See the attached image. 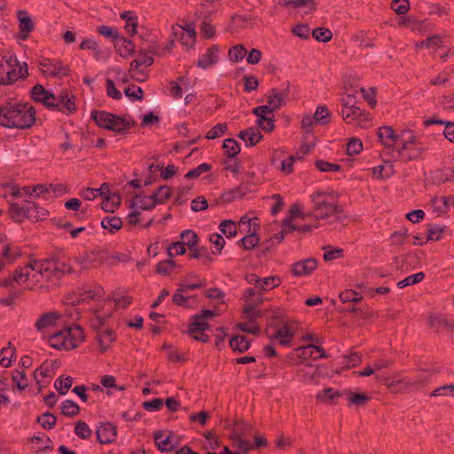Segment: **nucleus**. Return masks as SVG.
<instances>
[{"instance_id":"1","label":"nucleus","mask_w":454,"mask_h":454,"mask_svg":"<svg viewBox=\"0 0 454 454\" xmlns=\"http://www.w3.org/2000/svg\"><path fill=\"white\" fill-rule=\"evenodd\" d=\"M35 121V110L28 103L9 102L0 106V126L24 129Z\"/></svg>"},{"instance_id":"2","label":"nucleus","mask_w":454,"mask_h":454,"mask_svg":"<svg viewBox=\"0 0 454 454\" xmlns=\"http://www.w3.org/2000/svg\"><path fill=\"white\" fill-rule=\"evenodd\" d=\"M48 337L49 345L57 350H72L85 340L83 329L78 325L65 324Z\"/></svg>"},{"instance_id":"3","label":"nucleus","mask_w":454,"mask_h":454,"mask_svg":"<svg viewBox=\"0 0 454 454\" xmlns=\"http://www.w3.org/2000/svg\"><path fill=\"white\" fill-rule=\"evenodd\" d=\"M27 74V63H20L12 53L0 54V84H12Z\"/></svg>"},{"instance_id":"4","label":"nucleus","mask_w":454,"mask_h":454,"mask_svg":"<svg viewBox=\"0 0 454 454\" xmlns=\"http://www.w3.org/2000/svg\"><path fill=\"white\" fill-rule=\"evenodd\" d=\"M317 219H327L338 212L339 195L333 190H317L310 194Z\"/></svg>"},{"instance_id":"5","label":"nucleus","mask_w":454,"mask_h":454,"mask_svg":"<svg viewBox=\"0 0 454 454\" xmlns=\"http://www.w3.org/2000/svg\"><path fill=\"white\" fill-rule=\"evenodd\" d=\"M43 261H35L17 270L13 274V280L18 285H26L29 289L46 280Z\"/></svg>"},{"instance_id":"6","label":"nucleus","mask_w":454,"mask_h":454,"mask_svg":"<svg viewBox=\"0 0 454 454\" xmlns=\"http://www.w3.org/2000/svg\"><path fill=\"white\" fill-rule=\"evenodd\" d=\"M90 115L98 127L115 133L125 132L133 125L129 117L119 116L106 111H92Z\"/></svg>"},{"instance_id":"7","label":"nucleus","mask_w":454,"mask_h":454,"mask_svg":"<svg viewBox=\"0 0 454 454\" xmlns=\"http://www.w3.org/2000/svg\"><path fill=\"white\" fill-rule=\"evenodd\" d=\"M327 356L325 349L318 345L309 343L293 349L286 357V361L292 364L307 363L309 360H317Z\"/></svg>"},{"instance_id":"8","label":"nucleus","mask_w":454,"mask_h":454,"mask_svg":"<svg viewBox=\"0 0 454 454\" xmlns=\"http://www.w3.org/2000/svg\"><path fill=\"white\" fill-rule=\"evenodd\" d=\"M419 138L411 130H402L395 137V145L399 155L406 160H412L419 155V152L411 153L417 148Z\"/></svg>"},{"instance_id":"9","label":"nucleus","mask_w":454,"mask_h":454,"mask_svg":"<svg viewBox=\"0 0 454 454\" xmlns=\"http://www.w3.org/2000/svg\"><path fill=\"white\" fill-rule=\"evenodd\" d=\"M65 324L64 315L56 312L50 311L43 314L35 322V329L43 334H51L53 332L58 330V327L62 326Z\"/></svg>"},{"instance_id":"10","label":"nucleus","mask_w":454,"mask_h":454,"mask_svg":"<svg viewBox=\"0 0 454 454\" xmlns=\"http://www.w3.org/2000/svg\"><path fill=\"white\" fill-rule=\"evenodd\" d=\"M44 271L46 273V281H51L59 278L65 274L74 273V265L72 258L67 261H43Z\"/></svg>"},{"instance_id":"11","label":"nucleus","mask_w":454,"mask_h":454,"mask_svg":"<svg viewBox=\"0 0 454 454\" xmlns=\"http://www.w3.org/2000/svg\"><path fill=\"white\" fill-rule=\"evenodd\" d=\"M103 254L99 251H91L72 258L74 265V273H81L88 269L97 267L103 263Z\"/></svg>"},{"instance_id":"12","label":"nucleus","mask_w":454,"mask_h":454,"mask_svg":"<svg viewBox=\"0 0 454 454\" xmlns=\"http://www.w3.org/2000/svg\"><path fill=\"white\" fill-rule=\"evenodd\" d=\"M306 217L305 214L303 213V207L301 204L295 203L293 204L290 207L289 210V217L283 220V227L286 230H288L290 231H299L301 232H308L312 231L315 228H317V225H310V224H305L302 226H298L294 223V221L296 219H302L304 220Z\"/></svg>"},{"instance_id":"13","label":"nucleus","mask_w":454,"mask_h":454,"mask_svg":"<svg viewBox=\"0 0 454 454\" xmlns=\"http://www.w3.org/2000/svg\"><path fill=\"white\" fill-rule=\"evenodd\" d=\"M38 67L46 77H64L70 73L69 67L64 65L59 59H43L39 61Z\"/></svg>"},{"instance_id":"14","label":"nucleus","mask_w":454,"mask_h":454,"mask_svg":"<svg viewBox=\"0 0 454 454\" xmlns=\"http://www.w3.org/2000/svg\"><path fill=\"white\" fill-rule=\"evenodd\" d=\"M243 300L247 303L243 309L245 317L248 319L259 317L260 314L255 311L254 307L262 302V295L257 294L254 289L247 288L244 291Z\"/></svg>"},{"instance_id":"15","label":"nucleus","mask_w":454,"mask_h":454,"mask_svg":"<svg viewBox=\"0 0 454 454\" xmlns=\"http://www.w3.org/2000/svg\"><path fill=\"white\" fill-rule=\"evenodd\" d=\"M57 364V361H45L34 372V377L39 389L48 384L54 376Z\"/></svg>"},{"instance_id":"16","label":"nucleus","mask_w":454,"mask_h":454,"mask_svg":"<svg viewBox=\"0 0 454 454\" xmlns=\"http://www.w3.org/2000/svg\"><path fill=\"white\" fill-rule=\"evenodd\" d=\"M154 442L162 452L173 450L178 444L176 435L170 431H158L153 435Z\"/></svg>"},{"instance_id":"17","label":"nucleus","mask_w":454,"mask_h":454,"mask_svg":"<svg viewBox=\"0 0 454 454\" xmlns=\"http://www.w3.org/2000/svg\"><path fill=\"white\" fill-rule=\"evenodd\" d=\"M17 18L19 20V32L16 35V38L25 41L28 38L30 33L35 29V24L27 11H19L17 12Z\"/></svg>"},{"instance_id":"18","label":"nucleus","mask_w":454,"mask_h":454,"mask_svg":"<svg viewBox=\"0 0 454 454\" xmlns=\"http://www.w3.org/2000/svg\"><path fill=\"white\" fill-rule=\"evenodd\" d=\"M208 328L209 325L207 321L202 320V317H193V321L189 325L188 334L196 340L207 342L208 335L205 332Z\"/></svg>"},{"instance_id":"19","label":"nucleus","mask_w":454,"mask_h":454,"mask_svg":"<svg viewBox=\"0 0 454 454\" xmlns=\"http://www.w3.org/2000/svg\"><path fill=\"white\" fill-rule=\"evenodd\" d=\"M55 104L52 106L53 110L62 112L64 114H71L75 111V103L74 97L70 96L68 92L62 91L55 95Z\"/></svg>"},{"instance_id":"20","label":"nucleus","mask_w":454,"mask_h":454,"mask_svg":"<svg viewBox=\"0 0 454 454\" xmlns=\"http://www.w3.org/2000/svg\"><path fill=\"white\" fill-rule=\"evenodd\" d=\"M174 34L184 46L192 48L195 44L196 31L193 25H187L186 27L177 26L174 28Z\"/></svg>"},{"instance_id":"21","label":"nucleus","mask_w":454,"mask_h":454,"mask_svg":"<svg viewBox=\"0 0 454 454\" xmlns=\"http://www.w3.org/2000/svg\"><path fill=\"white\" fill-rule=\"evenodd\" d=\"M32 98L39 103H42L46 107L52 109L55 104V95L46 90L43 85L37 84L32 88Z\"/></svg>"},{"instance_id":"22","label":"nucleus","mask_w":454,"mask_h":454,"mask_svg":"<svg viewBox=\"0 0 454 454\" xmlns=\"http://www.w3.org/2000/svg\"><path fill=\"white\" fill-rule=\"evenodd\" d=\"M317 267V262L312 258H307L293 263L292 272L295 277L310 275Z\"/></svg>"},{"instance_id":"23","label":"nucleus","mask_w":454,"mask_h":454,"mask_svg":"<svg viewBox=\"0 0 454 454\" xmlns=\"http://www.w3.org/2000/svg\"><path fill=\"white\" fill-rule=\"evenodd\" d=\"M190 87L189 79L180 76L176 81L169 82L167 89L171 97L175 99H180L183 97L184 91H187Z\"/></svg>"},{"instance_id":"24","label":"nucleus","mask_w":454,"mask_h":454,"mask_svg":"<svg viewBox=\"0 0 454 454\" xmlns=\"http://www.w3.org/2000/svg\"><path fill=\"white\" fill-rule=\"evenodd\" d=\"M418 47L429 49L442 59L447 56L448 50L442 46V39L437 35L421 41Z\"/></svg>"},{"instance_id":"25","label":"nucleus","mask_w":454,"mask_h":454,"mask_svg":"<svg viewBox=\"0 0 454 454\" xmlns=\"http://www.w3.org/2000/svg\"><path fill=\"white\" fill-rule=\"evenodd\" d=\"M294 331L290 325L285 324L275 331L271 339L276 340L279 345L290 346L294 338Z\"/></svg>"},{"instance_id":"26","label":"nucleus","mask_w":454,"mask_h":454,"mask_svg":"<svg viewBox=\"0 0 454 454\" xmlns=\"http://www.w3.org/2000/svg\"><path fill=\"white\" fill-rule=\"evenodd\" d=\"M116 427L111 423H103L97 430V437L100 443L108 444L116 439Z\"/></svg>"},{"instance_id":"27","label":"nucleus","mask_w":454,"mask_h":454,"mask_svg":"<svg viewBox=\"0 0 454 454\" xmlns=\"http://www.w3.org/2000/svg\"><path fill=\"white\" fill-rule=\"evenodd\" d=\"M97 340L100 352H106L116 340L115 333L109 328L101 329L97 332Z\"/></svg>"},{"instance_id":"28","label":"nucleus","mask_w":454,"mask_h":454,"mask_svg":"<svg viewBox=\"0 0 454 454\" xmlns=\"http://www.w3.org/2000/svg\"><path fill=\"white\" fill-rule=\"evenodd\" d=\"M288 97L287 90H279L272 89L269 91L268 105L274 110L280 109L285 104Z\"/></svg>"},{"instance_id":"29","label":"nucleus","mask_w":454,"mask_h":454,"mask_svg":"<svg viewBox=\"0 0 454 454\" xmlns=\"http://www.w3.org/2000/svg\"><path fill=\"white\" fill-rule=\"evenodd\" d=\"M219 49L216 45L208 48L205 54L198 59V67L207 69L218 62Z\"/></svg>"},{"instance_id":"30","label":"nucleus","mask_w":454,"mask_h":454,"mask_svg":"<svg viewBox=\"0 0 454 454\" xmlns=\"http://www.w3.org/2000/svg\"><path fill=\"white\" fill-rule=\"evenodd\" d=\"M26 214L27 219L32 222H39L46 219L49 212L34 202L27 201Z\"/></svg>"},{"instance_id":"31","label":"nucleus","mask_w":454,"mask_h":454,"mask_svg":"<svg viewBox=\"0 0 454 454\" xmlns=\"http://www.w3.org/2000/svg\"><path fill=\"white\" fill-rule=\"evenodd\" d=\"M370 171L372 177L377 180L389 178L395 174L393 164L387 161L370 168Z\"/></svg>"},{"instance_id":"32","label":"nucleus","mask_w":454,"mask_h":454,"mask_svg":"<svg viewBox=\"0 0 454 454\" xmlns=\"http://www.w3.org/2000/svg\"><path fill=\"white\" fill-rule=\"evenodd\" d=\"M239 137L246 143L247 145L250 146L255 145L262 138L259 129L254 127H250L245 130H241Z\"/></svg>"},{"instance_id":"33","label":"nucleus","mask_w":454,"mask_h":454,"mask_svg":"<svg viewBox=\"0 0 454 454\" xmlns=\"http://www.w3.org/2000/svg\"><path fill=\"white\" fill-rule=\"evenodd\" d=\"M397 133L389 126H383L378 129V137L380 142L386 147L395 145Z\"/></svg>"},{"instance_id":"34","label":"nucleus","mask_w":454,"mask_h":454,"mask_svg":"<svg viewBox=\"0 0 454 454\" xmlns=\"http://www.w3.org/2000/svg\"><path fill=\"white\" fill-rule=\"evenodd\" d=\"M190 259H198L200 263L204 266H209L210 263L214 261L211 256V253L208 252L207 248L205 247H194L190 250L189 254Z\"/></svg>"},{"instance_id":"35","label":"nucleus","mask_w":454,"mask_h":454,"mask_svg":"<svg viewBox=\"0 0 454 454\" xmlns=\"http://www.w3.org/2000/svg\"><path fill=\"white\" fill-rule=\"evenodd\" d=\"M131 207L141 210H152L155 207V201L152 195H137L131 201Z\"/></svg>"},{"instance_id":"36","label":"nucleus","mask_w":454,"mask_h":454,"mask_svg":"<svg viewBox=\"0 0 454 454\" xmlns=\"http://www.w3.org/2000/svg\"><path fill=\"white\" fill-rule=\"evenodd\" d=\"M352 119L354 120L348 124H351L361 129H368L372 126L370 114L359 107L355 112Z\"/></svg>"},{"instance_id":"37","label":"nucleus","mask_w":454,"mask_h":454,"mask_svg":"<svg viewBox=\"0 0 454 454\" xmlns=\"http://www.w3.org/2000/svg\"><path fill=\"white\" fill-rule=\"evenodd\" d=\"M21 255V250L19 247L6 244L4 246L1 257L5 262V263H12L17 259H19Z\"/></svg>"},{"instance_id":"38","label":"nucleus","mask_w":454,"mask_h":454,"mask_svg":"<svg viewBox=\"0 0 454 454\" xmlns=\"http://www.w3.org/2000/svg\"><path fill=\"white\" fill-rule=\"evenodd\" d=\"M26 208L27 201L21 205L18 203L11 204L9 208L11 218L17 223H22L25 219H27Z\"/></svg>"},{"instance_id":"39","label":"nucleus","mask_w":454,"mask_h":454,"mask_svg":"<svg viewBox=\"0 0 454 454\" xmlns=\"http://www.w3.org/2000/svg\"><path fill=\"white\" fill-rule=\"evenodd\" d=\"M101 226L113 234L122 227V221L117 216H106L101 220Z\"/></svg>"},{"instance_id":"40","label":"nucleus","mask_w":454,"mask_h":454,"mask_svg":"<svg viewBox=\"0 0 454 454\" xmlns=\"http://www.w3.org/2000/svg\"><path fill=\"white\" fill-rule=\"evenodd\" d=\"M120 17L126 21L125 29L127 32L131 35L137 34V17L130 11L123 12Z\"/></svg>"},{"instance_id":"41","label":"nucleus","mask_w":454,"mask_h":454,"mask_svg":"<svg viewBox=\"0 0 454 454\" xmlns=\"http://www.w3.org/2000/svg\"><path fill=\"white\" fill-rule=\"evenodd\" d=\"M12 379L19 390H24L28 387L29 380L23 369H15L12 372Z\"/></svg>"},{"instance_id":"42","label":"nucleus","mask_w":454,"mask_h":454,"mask_svg":"<svg viewBox=\"0 0 454 454\" xmlns=\"http://www.w3.org/2000/svg\"><path fill=\"white\" fill-rule=\"evenodd\" d=\"M15 348L11 346V343H9L7 347L3 348L0 350V364L3 367L11 366L15 356Z\"/></svg>"},{"instance_id":"43","label":"nucleus","mask_w":454,"mask_h":454,"mask_svg":"<svg viewBox=\"0 0 454 454\" xmlns=\"http://www.w3.org/2000/svg\"><path fill=\"white\" fill-rule=\"evenodd\" d=\"M115 48L120 56L122 58H129L134 51V44L131 41L125 38H121L117 42Z\"/></svg>"},{"instance_id":"44","label":"nucleus","mask_w":454,"mask_h":454,"mask_svg":"<svg viewBox=\"0 0 454 454\" xmlns=\"http://www.w3.org/2000/svg\"><path fill=\"white\" fill-rule=\"evenodd\" d=\"M73 385V378L70 376L61 375L54 382V387L59 395H66Z\"/></svg>"},{"instance_id":"45","label":"nucleus","mask_w":454,"mask_h":454,"mask_svg":"<svg viewBox=\"0 0 454 454\" xmlns=\"http://www.w3.org/2000/svg\"><path fill=\"white\" fill-rule=\"evenodd\" d=\"M181 242L184 243V246H187L189 249L194 248L198 247L199 244V237L192 230H185L180 234Z\"/></svg>"},{"instance_id":"46","label":"nucleus","mask_w":454,"mask_h":454,"mask_svg":"<svg viewBox=\"0 0 454 454\" xmlns=\"http://www.w3.org/2000/svg\"><path fill=\"white\" fill-rule=\"evenodd\" d=\"M107 190V186L106 185V184H102L100 188L98 189H96V188H85V189H82L81 192H80V196L86 200H95L97 197L98 196H101V195H104L106 193V191Z\"/></svg>"},{"instance_id":"47","label":"nucleus","mask_w":454,"mask_h":454,"mask_svg":"<svg viewBox=\"0 0 454 454\" xmlns=\"http://www.w3.org/2000/svg\"><path fill=\"white\" fill-rule=\"evenodd\" d=\"M230 347L233 351L242 353L249 348L250 343L244 336H234L230 340Z\"/></svg>"},{"instance_id":"48","label":"nucleus","mask_w":454,"mask_h":454,"mask_svg":"<svg viewBox=\"0 0 454 454\" xmlns=\"http://www.w3.org/2000/svg\"><path fill=\"white\" fill-rule=\"evenodd\" d=\"M218 228L222 234L225 235L229 239L234 238L237 235V224L232 220L222 221Z\"/></svg>"},{"instance_id":"49","label":"nucleus","mask_w":454,"mask_h":454,"mask_svg":"<svg viewBox=\"0 0 454 454\" xmlns=\"http://www.w3.org/2000/svg\"><path fill=\"white\" fill-rule=\"evenodd\" d=\"M171 196V189L169 186H160L152 194V198L155 201V206L165 203Z\"/></svg>"},{"instance_id":"50","label":"nucleus","mask_w":454,"mask_h":454,"mask_svg":"<svg viewBox=\"0 0 454 454\" xmlns=\"http://www.w3.org/2000/svg\"><path fill=\"white\" fill-rule=\"evenodd\" d=\"M246 194V192L241 186H237L233 189L223 192L221 198L223 202H232L236 200L241 199Z\"/></svg>"},{"instance_id":"51","label":"nucleus","mask_w":454,"mask_h":454,"mask_svg":"<svg viewBox=\"0 0 454 454\" xmlns=\"http://www.w3.org/2000/svg\"><path fill=\"white\" fill-rule=\"evenodd\" d=\"M63 415L67 417H74L79 413V405L72 400H65L60 405Z\"/></svg>"},{"instance_id":"52","label":"nucleus","mask_w":454,"mask_h":454,"mask_svg":"<svg viewBox=\"0 0 454 454\" xmlns=\"http://www.w3.org/2000/svg\"><path fill=\"white\" fill-rule=\"evenodd\" d=\"M233 447L237 449L239 454H245L247 451L254 449V445L253 442L243 439L239 436L235 437L233 439Z\"/></svg>"},{"instance_id":"53","label":"nucleus","mask_w":454,"mask_h":454,"mask_svg":"<svg viewBox=\"0 0 454 454\" xmlns=\"http://www.w3.org/2000/svg\"><path fill=\"white\" fill-rule=\"evenodd\" d=\"M247 54V50L242 44H237L229 50L230 59L234 63L242 61Z\"/></svg>"},{"instance_id":"54","label":"nucleus","mask_w":454,"mask_h":454,"mask_svg":"<svg viewBox=\"0 0 454 454\" xmlns=\"http://www.w3.org/2000/svg\"><path fill=\"white\" fill-rule=\"evenodd\" d=\"M223 147L225 154L230 158L235 157L240 152L238 142L232 138L225 139Z\"/></svg>"},{"instance_id":"55","label":"nucleus","mask_w":454,"mask_h":454,"mask_svg":"<svg viewBox=\"0 0 454 454\" xmlns=\"http://www.w3.org/2000/svg\"><path fill=\"white\" fill-rule=\"evenodd\" d=\"M424 278H425L424 272H418V273L410 275V276L406 277L405 278L400 280L397 283V286L399 288H404L406 286H412V285L421 282L424 279Z\"/></svg>"},{"instance_id":"56","label":"nucleus","mask_w":454,"mask_h":454,"mask_svg":"<svg viewBox=\"0 0 454 454\" xmlns=\"http://www.w3.org/2000/svg\"><path fill=\"white\" fill-rule=\"evenodd\" d=\"M255 231H256V228H254V231L251 234H248V235L243 237L239 240V243L242 245V247L245 249L250 250V249H253L254 247H255L258 245V243L260 241V239L255 234Z\"/></svg>"},{"instance_id":"57","label":"nucleus","mask_w":454,"mask_h":454,"mask_svg":"<svg viewBox=\"0 0 454 454\" xmlns=\"http://www.w3.org/2000/svg\"><path fill=\"white\" fill-rule=\"evenodd\" d=\"M209 242L214 245L215 249L211 251L212 254H220L225 245V240L222 234L213 233L209 236Z\"/></svg>"},{"instance_id":"58","label":"nucleus","mask_w":454,"mask_h":454,"mask_svg":"<svg viewBox=\"0 0 454 454\" xmlns=\"http://www.w3.org/2000/svg\"><path fill=\"white\" fill-rule=\"evenodd\" d=\"M121 198L118 195L106 198L102 204L101 208L106 212H114L120 205Z\"/></svg>"},{"instance_id":"59","label":"nucleus","mask_w":454,"mask_h":454,"mask_svg":"<svg viewBox=\"0 0 454 454\" xmlns=\"http://www.w3.org/2000/svg\"><path fill=\"white\" fill-rule=\"evenodd\" d=\"M74 433L81 439H88L90 437L92 431L86 422L79 420L75 425Z\"/></svg>"},{"instance_id":"60","label":"nucleus","mask_w":454,"mask_h":454,"mask_svg":"<svg viewBox=\"0 0 454 454\" xmlns=\"http://www.w3.org/2000/svg\"><path fill=\"white\" fill-rule=\"evenodd\" d=\"M281 284V280L278 277H267L262 278V283L260 284L259 288L262 291H269L275 287H278Z\"/></svg>"},{"instance_id":"61","label":"nucleus","mask_w":454,"mask_h":454,"mask_svg":"<svg viewBox=\"0 0 454 454\" xmlns=\"http://www.w3.org/2000/svg\"><path fill=\"white\" fill-rule=\"evenodd\" d=\"M315 166L321 172H336L340 169V165L324 160H316Z\"/></svg>"},{"instance_id":"62","label":"nucleus","mask_w":454,"mask_h":454,"mask_svg":"<svg viewBox=\"0 0 454 454\" xmlns=\"http://www.w3.org/2000/svg\"><path fill=\"white\" fill-rule=\"evenodd\" d=\"M312 35L317 41L326 43L332 39L333 33L327 28L317 27L313 30Z\"/></svg>"},{"instance_id":"63","label":"nucleus","mask_w":454,"mask_h":454,"mask_svg":"<svg viewBox=\"0 0 454 454\" xmlns=\"http://www.w3.org/2000/svg\"><path fill=\"white\" fill-rule=\"evenodd\" d=\"M226 130L227 125L225 123H217L207 131L206 137L207 139H215L222 137Z\"/></svg>"},{"instance_id":"64","label":"nucleus","mask_w":454,"mask_h":454,"mask_svg":"<svg viewBox=\"0 0 454 454\" xmlns=\"http://www.w3.org/2000/svg\"><path fill=\"white\" fill-rule=\"evenodd\" d=\"M363 150V143L358 138H351L347 144V153L349 156L356 155Z\"/></svg>"}]
</instances>
